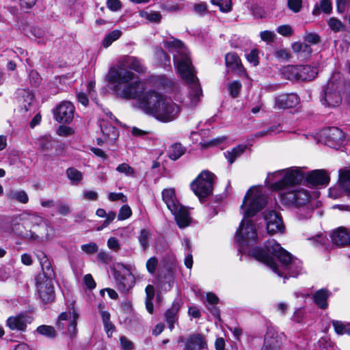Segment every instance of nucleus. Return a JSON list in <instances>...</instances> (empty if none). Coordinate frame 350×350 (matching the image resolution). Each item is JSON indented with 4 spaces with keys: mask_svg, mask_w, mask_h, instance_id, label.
I'll list each match as a JSON object with an SVG mask.
<instances>
[{
    "mask_svg": "<svg viewBox=\"0 0 350 350\" xmlns=\"http://www.w3.org/2000/svg\"><path fill=\"white\" fill-rule=\"evenodd\" d=\"M36 332L45 337L49 338H55L57 336V332L55 329L51 325H42L37 327Z\"/></svg>",
    "mask_w": 350,
    "mask_h": 350,
    "instance_id": "nucleus-35",
    "label": "nucleus"
},
{
    "mask_svg": "<svg viewBox=\"0 0 350 350\" xmlns=\"http://www.w3.org/2000/svg\"><path fill=\"white\" fill-rule=\"evenodd\" d=\"M309 184L312 186H326L329 182V176L325 170H315L305 176Z\"/></svg>",
    "mask_w": 350,
    "mask_h": 350,
    "instance_id": "nucleus-19",
    "label": "nucleus"
},
{
    "mask_svg": "<svg viewBox=\"0 0 350 350\" xmlns=\"http://www.w3.org/2000/svg\"><path fill=\"white\" fill-rule=\"evenodd\" d=\"M163 46L170 52L174 53V61L176 66H192V61L184 43L174 37L163 41Z\"/></svg>",
    "mask_w": 350,
    "mask_h": 350,
    "instance_id": "nucleus-7",
    "label": "nucleus"
},
{
    "mask_svg": "<svg viewBox=\"0 0 350 350\" xmlns=\"http://www.w3.org/2000/svg\"><path fill=\"white\" fill-rule=\"evenodd\" d=\"M260 37L262 40L267 42H272L275 38V33L271 31H263L260 33Z\"/></svg>",
    "mask_w": 350,
    "mask_h": 350,
    "instance_id": "nucleus-60",
    "label": "nucleus"
},
{
    "mask_svg": "<svg viewBox=\"0 0 350 350\" xmlns=\"http://www.w3.org/2000/svg\"><path fill=\"white\" fill-rule=\"evenodd\" d=\"M120 344L122 350H133L135 349L134 343L124 336L120 338Z\"/></svg>",
    "mask_w": 350,
    "mask_h": 350,
    "instance_id": "nucleus-57",
    "label": "nucleus"
},
{
    "mask_svg": "<svg viewBox=\"0 0 350 350\" xmlns=\"http://www.w3.org/2000/svg\"><path fill=\"white\" fill-rule=\"evenodd\" d=\"M304 178L305 174L301 167H291L269 173L265 180L270 189L280 191L282 203L297 209L296 215L299 220L310 218L312 213L308 204L309 192L297 186Z\"/></svg>",
    "mask_w": 350,
    "mask_h": 350,
    "instance_id": "nucleus-2",
    "label": "nucleus"
},
{
    "mask_svg": "<svg viewBox=\"0 0 350 350\" xmlns=\"http://www.w3.org/2000/svg\"><path fill=\"white\" fill-rule=\"evenodd\" d=\"M105 141L109 144H113L119 136L118 130L111 125L101 126Z\"/></svg>",
    "mask_w": 350,
    "mask_h": 350,
    "instance_id": "nucleus-27",
    "label": "nucleus"
},
{
    "mask_svg": "<svg viewBox=\"0 0 350 350\" xmlns=\"http://www.w3.org/2000/svg\"><path fill=\"white\" fill-rule=\"evenodd\" d=\"M81 250L88 254H92L98 252V247L94 242L84 244L81 246Z\"/></svg>",
    "mask_w": 350,
    "mask_h": 350,
    "instance_id": "nucleus-59",
    "label": "nucleus"
},
{
    "mask_svg": "<svg viewBox=\"0 0 350 350\" xmlns=\"http://www.w3.org/2000/svg\"><path fill=\"white\" fill-rule=\"evenodd\" d=\"M37 291L40 298L44 303H51L55 299L53 280L44 278H36Z\"/></svg>",
    "mask_w": 350,
    "mask_h": 350,
    "instance_id": "nucleus-12",
    "label": "nucleus"
},
{
    "mask_svg": "<svg viewBox=\"0 0 350 350\" xmlns=\"http://www.w3.org/2000/svg\"><path fill=\"white\" fill-rule=\"evenodd\" d=\"M178 342L185 343L183 350H204L207 348L205 336L199 333L191 334L187 339L180 336Z\"/></svg>",
    "mask_w": 350,
    "mask_h": 350,
    "instance_id": "nucleus-13",
    "label": "nucleus"
},
{
    "mask_svg": "<svg viewBox=\"0 0 350 350\" xmlns=\"http://www.w3.org/2000/svg\"><path fill=\"white\" fill-rule=\"evenodd\" d=\"M98 260L103 264H109L112 260V256L105 251H100L97 255Z\"/></svg>",
    "mask_w": 350,
    "mask_h": 350,
    "instance_id": "nucleus-61",
    "label": "nucleus"
},
{
    "mask_svg": "<svg viewBox=\"0 0 350 350\" xmlns=\"http://www.w3.org/2000/svg\"><path fill=\"white\" fill-rule=\"evenodd\" d=\"M258 53V50L254 49L250 53L245 54V58L250 64L254 66H258L259 64Z\"/></svg>",
    "mask_w": 350,
    "mask_h": 350,
    "instance_id": "nucleus-51",
    "label": "nucleus"
},
{
    "mask_svg": "<svg viewBox=\"0 0 350 350\" xmlns=\"http://www.w3.org/2000/svg\"><path fill=\"white\" fill-rule=\"evenodd\" d=\"M116 171L118 172L120 174H124L126 176L128 177H135L136 174L135 172V170L130 166L128 163H123L120 165H118L116 168Z\"/></svg>",
    "mask_w": 350,
    "mask_h": 350,
    "instance_id": "nucleus-42",
    "label": "nucleus"
},
{
    "mask_svg": "<svg viewBox=\"0 0 350 350\" xmlns=\"http://www.w3.org/2000/svg\"><path fill=\"white\" fill-rule=\"evenodd\" d=\"M318 67H282V73L289 80L311 81L318 74Z\"/></svg>",
    "mask_w": 350,
    "mask_h": 350,
    "instance_id": "nucleus-11",
    "label": "nucleus"
},
{
    "mask_svg": "<svg viewBox=\"0 0 350 350\" xmlns=\"http://www.w3.org/2000/svg\"><path fill=\"white\" fill-rule=\"evenodd\" d=\"M33 317L27 314H21L16 316L10 317L7 319L6 325L12 330L24 332L27 324H30Z\"/></svg>",
    "mask_w": 350,
    "mask_h": 350,
    "instance_id": "nucleus-17",
    "label": "nucleus"
},
{
    "mask_svg": "<svg viewBox=\"0 0 350 350\" xmlns=\"http://www.w3.org/2000/svg\"><path fill=\"white\" fill-rule=\"evenodd\" d=\"M122 32L119 29H115L105 35L103 40L102 45L104 48H108L113 42L118 40Z\"/></svg>",
    "mask_w": 350,
    "mask_h": 350,
    "instance_id": "nucleus-34",
    "label": "nucleus"
},
{
    "mask_svg": "<svg viewBox=\"0 0 350 350\" xmlns=\"http://www.w3.org/2000/svg\"><path fill=\"white\" fill-rule=\"evenodd\" d=\"M118 266L125 269L129 272L127 276L116 273L115 274L117 286L119 291L126 293L128 292L134 285V277L130 272V267L123 264H118Z\"/></svg>",
    "mask_w": 350,
    "mask_h": 350,
    "instance_id": "nucleus-18",
    "label": "nucleus"
},
{
    "mask_svg": "<svg viewBox=\"0 0 350 350\" xmlns=\"http://www.w3.org/2000/svg\"><path fill=\"white\" fill-rule=\"evenodd\" d=\"M133 68L111 67L106 76L111 89L121 98L137 100V107L146 114L164 122L174 120L179 107L155 91L145 92V82L139 80Z\"/></svg>",
    "mask_w": 350,
    "mask_h": 350,
    "instance_id": "nucleus-1",
    "label": "nucleus"
},
{
    "mask_svg": "<svg viewBox=\"0 0 350 350\" xmlns=\"http://www.w3.org/2000/svg\"><path fill=\"white\" fill-rule=\"evenodd\" d=\"M330 293L325 289L322 288L317 291L313 295L314 302L322 309H325L327 307V300L330 296Z\"/></svg>",
    "mask_w": 350,
    "mask_h": 350,
    "instance_id": "nucleus-26",
    "label": "nucleus"
},
{
    "mask_svg": "<svg viewBox=\"0 0 350 350\" xmlns=\"http://www.w3.org/2000/svg\"><path fill=\"white\" fill-rule=\"evenodd\" d=\"M327 24L329 28L334 32H338L345 29V25L340 20L334 17L330 18L327 21Z\"/></svg>",
    "mask_w": 350,
    "mask_h": 350,
    "instance_id": "nucleus-46",
    "label": "nucleus"
},
{
    "mask_svg": "<svg viewBox=\"0 0 350 350\" xmlns=\"http://www.w3.org/2000/svg\"><path fill=\"white\" fill-rule=\"evenodd\" d=\"M332 325L337 334H347L350 335V323L345 324L340 321H332Z\"/></svg>",
    "mask_w": 350,
    "mask_h": 350,
    "instance_id": "nucleus-41",
    "label": "nucleus"
},
{
    "mask_svg": "<svg viewBox=\"0 0 350 350\" xmlns=\"http://www.w3.org/2000/svg\"><path fill=\"white\" fill-rule=\"evenodd\" d=\"M31 36L29 37L32 39L39 40L38 42H42L44 43L46 41V38H45V31L43 29L38 27H31L29 30Z\"/></svg>",
    "mask_w": 350,
    "mask_h": 350,
    "instance_id": "nucleus-37",
    "label": "nucleus"
},
{
    "mask_svg": "<svg viewBox=\"0 0 350 350\" xmlns=\"http://www.w3.org/2000/svg\"><path fill=\"white\" fill-rule=\"evenodd\" d=\"M149 238L150 233L147 230L143 229L140 231L138 237V241L143 250H147L148 247H149Z\"/></svg>",
    "mask_w": 350,
    "mask_h": 350,
    "instance_id": "nucleus-48",
    "label": "nucleus"
},
{
    "mask_svg": "<svg viewBox=\"0 0 350 350\" xmlns=\"http://www.w3.org/2000/svg\"><path fill=\"white\" fill-rule=\"evenodd\" d=\"M75 133V129L70 126L62 125L57 130V134L59 136L68 137L74 135Z\"/></svg>",
    "mask_w": 350,
    "mask_h": 350,
    "instance_id": "nucleus-56",
    "label": "nucleus"
},
{
    "mask_svg": "<svg viewBox=\"0 0 350 350\" xmlns=\"http://www.w3.org/2000/svg\"><path fill=\"white\" fill-rule=\"evenodd\" d=\"M331 239L332 243L337 246L350 245V230L340 227L333 231Z\"/></svg>",
    "mask_w": 350,
    "mask_h": 350,
    "instance_id": "nucleus-21",
    "label": "nucleus"
},
{
    "mask_svg": "<svg viewBox=\"0 0 350 350\" xmlns=\"http://www.w3.org/2000/svg\"><path fill=\"white\" fill-rule=\"evenodd\" d=\"M249 254L284 279L288 276L297 277L302 272L301 261L293 257L273 239L266 243L264 250L254 247Z\"/></svg>",
    "mask_w": 350,
    "mask_h": 350,
    "instance_id": "nucleus-3",
    "label": "nucleus"
},
{
    "mask_svg": "<svg viewBox=\"0 0 350 350\" xmlns=\"http://www.w3.org/2000/svg\"><path fill=\"white\" fill-rule=\"evenodd\" d=\"M120 66H139L141 60L135 56L125 55L120 59Z\"/></svg>",
    "mask_w": 350,
    "mask_h": 350,
    "instance_id": "nucleus-45",
    "label": "nucleus"
},
{
    "mask_svg": "<svg viewBox=\"0 0 350 350\" xmlns=\"http://www.w3.org/2000/svg\"><path fill=\"white\" fill-rule=\"evenodd\" d=\"M177 71L183 79L190 84L189 94L183 101V105L189 109L198 105L202 96V90L196 76L194 67H177Z\"/></svg>",
    "mask_w": 350,
    "mask_h": 350,
    "instance_id": "nucleus-5",
    "label": "nucleus"
},
{
    "mask_svg": "<svg viewBox=\"0 0 350 350\" xmlns=\"http://www.w3.org/2000/svg\"><path fill=\"white\" fill-rule=\"evenodd\" d=\"M337 11L342 13L350 6V0H336Z\"/></svg>",
    "mask_w": 350,
    "mask_h": 350,
    "instance_id": "nucleus-64",
    "label": "nucleus"
},
{
    "mask_svg": "<svg viewBox=\"0 0 350 350\" xmlns=\"http://www.w3.org/2000/svg\"><path fill=\"white\" fill-rule=\"evenodd\" d=\"M155 55L159 59V64L161 66L170 65V57L163 49H158L155 52Z\"/></svg>",
    "mask_w": 350,
    "mask_h": 350,
    "instance_id": "nucleus-50",
    "label": "nucleus"
},
{
    "mask_svg": "<svg viewBox=\"0 0 350 350\" xmlns=\"http://www.w3.org/2000/svg\"><path fill=\"white\" fill-rule=\"evenodd\" d=\"M146 266L148 273H154L158 266V259L154 256L150 258L147 260Z\"/></svg>",
    "mask_w": 350,
    "mask_h": 350,
    "instance_id": "nucleus-58",
    "label": "nucleus"
},
{
    "mask_svg": "<svg viewBox=\"0 0 350 350\" xmlns=\"http://www.w3.org/2000/svg\"><path fill=\"white\" fill-rule=\"evenodd\" d=\"M256 229L250 219H243L237 230L235 241L239 244V251L245 252V247L253 244L257 241Z\"/></svg>",
    "mask_w": 350,
    "mask_h": 350,
    "instance_id": "nucleus-8",
    "label": "nucleus"
},
{
    "mask_svg": "<svg viewBox=\"0 0 350 350\" xmlns=\"http://www.w3.org/2000/svg\"><path fill=\"white\" fill-rule=\"evenodd\" d=\"M29 79L30 83L35 87L38 86L42 81L40 74L35 69H31L29 71Z\"/></svg>",
    "mask_w": 350,
    "mask_h": 350,
    "instance_id": "nucleus-52",
    "label": "nucleus"
},
{
    "mask_svg": "<svg viewBox=\"0 0 350 350\" xmlns=\"http://www.w3.org/2000/svg\"><path fill=\"white\" fill-rule=\"evenodd\" d=\"M304 39L307 44H317L320 42V37L316 33L306 32Z\"/></svg>",
    "mask_w": 350,
    "mask_h": 350,
    "instance_id": "nucleus-54",
    "label": "nucleus"
},
{
    "mask_svg": "<svg viewBox=\"0 0 350 350\" xmlns=\"http://www.w3.org/2000/svg\"><path fill=\"white\" fill-rule=\"evenodd\" d=\"M78 319L79 314L72 306L68 311L63 312L58 316L55 323L56 328L61 331L63 334L74 337L77 332Z\"/></svg>",
    "mask_w": 350,
    "mask_h": 350,
    "instance_id": "nucleus-9",
    "label": "nucleus"
},
{
    "mask_svg": "<svg viewBox=\"0 0 350 350\" xmlns=\"http://www.w3.org/2000/svg\"><path fill=\"white\" fill-rule=\"evenodd\" d=\"M206 297L208 304L206 308L215 318L219 319V310L215 306L219 302V298L212 293H208Z\"/></svg>",
    "mask_w": 350,
    "mask_h": 350,
    "instance_id": "nucleus-28",
    "label": "nucleus"
},
{
    "mask_svg": "<svg viewBox=\"0 0 350 350\" xmlns=\"http://www.w3.org/2000/svg\"><path fill=\"white\" fill-rule=\"evenodd\" d=\"M21 102L25 111H28L29 107L32 105L34 100L33 94L29 90L23 89L19 93Z\"/></svg>",
    "mask_w": 350,
    "mask_h": 350,
    "instance_id": "nucleus-32",
    "label": "nucleus"
},
{
    "mask_svg": "<svg viewBox=\"0 0 350 350\" xmlns=\"http://www.w3.org/2000/svg\"><path fill=\"white\" fill-rule=\"evenodd\" d=\"M246 149V146L239 145L232 148L230 151H227L224 153L226 158L228 162L232 164L237 157H240Z\"/></svg>",
    "mask_w": 350,
    "mask_h": 350,
    "instance_id": "nucleus-33",
    "label": "nucleus"
},
{
    "mask_svg": "<svg viewBox=\"0 0 350 350\" xmlns=\"http://www.w3.org/2000/svg\"><path fill=\"white\" fill-rule=\"evenodd\" d=\"M325 143L332 148H339L345 142V135L342 130L337 127H331L324 132Z\"/></svg>",
    "mask_w": 350,
    "mask_h": 350,
    "instance_id": "nucleus-15",
    "label": "nucleus"
},
{
    "mask_svg": "<svg viewBox=\"0 0 350 350\" xmlns=\"http://www.w3.org/2000/svg\"><path fill=\"white\" fill-rule=\"evenodd\" d=\"M66 174L73 184H78L83 179V174L74 167L68 168Z\"/></svg>",
    "mask_w": 350,
    "mask_h": 350,
    "instance_id": "nucleus-39",
    "label": "nucleus"
},
{
    "mask_svg": "<svg viewBox=\"0 0 350 350\" xmlns=\"http://www.w3.org/2000/svg\"><path fill=\"white\" fill-rule=\"evenodd\" d=\"M39 148L42 151L51 150L53 148V140L51 135H44L38 139Z\"/></svg>",
    "mask_w": 350,
    "mask_h": 350,
    "instance_id": "nucleus-43",
    "label": "nucleus"
},
{
    "mask_svg": "<svg viewBox=\"0 0 350 350\" xmlns=\"http://www.w3.org/2000/svg\"><path fill=\"white\" fill-rule=\"evenodd\" d=\"M300 103L299 96L294 93L282 94L275 98V105L280 109H290L297 106Z\"/></svg>",
    "mask_w": 350,
    "mask_h": 350,
    "instance_id": "nucleus-20",
    "label": "nucleus"
},
{
    "mask_svg": "<svg viewBox=\"0 0 350 350\" xmlns=\"http://www.w3.org/2000/svg\"><path fill=\"white\" fill-rule=\"evenodd\" d=\"M131 208L129 205L126 204L120 208L118 215V218L119 220H124L129 218L131 216Z\"/></svg>",
    "mask_w": 350,
    "mask_h": 350,
    "instance_id": "nucleus-55",
    "label": "nucleus"
},
{
    "mask_svg": "<svg viewBox=\"0 0 350 350\" xmlns=\"http://www.w3.org/2000/svg\"><path fill=\"white\" fill-rule=\"evenodd\" d=\"M6 196L9 200H16L23 204H26L29 201L28 195L24 190L10 189L6 193Z\"/></svg>",
    "mask_w": 350,
    "mask_h": 350,
    "instance_id": "nucleus-29",
    "label": "nucleus"
},
{
    "mask_svg": "<svg viewBox=\"0 0 350 350\" xmlns=\"http://www.w3.org/2000/svg\"><path fill=\"white\" fill-rule=\"evenodd\" d=\"M185 152V148L180 144L176 143L171 146L169 157L172 160L178 159Z\"/></svg>",
    "mask_w": 350,
    "mask_h": 350,
    "instance_id": "nucleus-36",
    "label": "nucleus"
},
{
    "mask_svg": "<svg viewBox=\"0 0 350 350\" xmlns=\"http://www.w3.org/2000/svg\"><path fill=\"white\" fill-rule=\"evenodd\" d=\"M215 175L209 171H202L191 183V189L200 198L209 196L213 190Z\"/></svg>",
    "mask_w": 350,
    "mask_h": 350,
    "instance_id": "nucleus-10",
    "label": "nucleus"
},
{
    "mask_svg": "<svg viewBox=\"0 0 350 350\" xmlns=\"http://www.w3.org/2000/svg\"><path fill=\"white\" fill-rule=\"evenodd\" d=\"M302 0H288L287 6L294 13H298L302 8Z\"/></svg>",
    "mask_w": 350,
    "mask_h": 350,
    "instance_id": "nucleus-53",
    "label": "nucleus"
},
{
    "mask_svg": "<svg viewBox=\"0 0 350 350\" xmlns=\"http://www.w3.org/2000/svg\"><path fill=\"white\" fill-rule=\"evenodd\" d=\"M108 199L111 202L120 200L122 202H126L127 201V197L122 193H109L108 195Z\"/></svg>",
    "mask_w": 350,
    "mask_h": 350,
    "instance_id": "nucleus-62",
    "label": "nucleus"
},
{
    "mask_svg": "<svg viewBox=\"0 0 350 350\" xmlns=\"http://www.w3.org/2000/svg\"><path fill=\"white\" fill-rule=\"evenodd\" d=\"M332 10V5L330 0H321L319 3L315 4L312 13L314 16H318L321 12L329 14Z\"/></svg>",
    "mask_w": 350,
    "mask_h": 350,
    "instance_id": "nucleus-31",
    "label": "nucleus"
},
{
    "mask_svg": "<svg viewBox=\"0 0 350 350\" xmlns=\"http://www.w3.org/2000/svg\"><path fill=\"white\" fill-rule=\"evenodd\" d=\"M267 204V197L259 187L253 186L247 191L241 209L245 217H252Z\"/></svg>",
    "mask_w": 350,
    "mask_h": 350,
    "instance_id": "nucleus-6",
    "label": "nucleus"
},
{
    "mask_svg": "<svg viewBox=\"0 0 350 350\" xmlns=\"http://www.w3.org/2000/svg\"><path fill=\"white\" fill-rule=\"evenodd\" d=\"M241 89V84L238 81H234L228 84V90L232 98H236L239 96Z\"/></svg>",
    "mask_w": 350,
    "mask_h": 350,
    "instance_id": "nucleus-49",
    "label": "nucleus"
},
{
    "mask_svg": "<svg viewBox=\"0 0 350 350\" xmlns=\"http://www.w3.org/2000/svg\"><path fill=\"white\" fill-rule=\"evenodd\" d=\"M345 92V81L341 74L334 72L327 85L323 88L321 102L323 105L335 107L342 102V94Z\"/></svg>",
    "mask_w": 350,
    "mask_h": 350,
    "instance_id": "nucleus-4",
    "label": "nucleus"
},
{
    "mask_svg": "<svg viewBox=\"0 0 350 350\" xmlns=\"http://www.w3.org/2000/svg\"><path fill=\"white\" fill-rule=\"evenodd\" d=\"M139 14L142 18L152 23H159L161 19V14L159 12H148L145 10H142Z\"/></svg>",
    "mask_w": 350,
    "mask_h": 350,
    "instance_id": "nucleus-40",
    "label": "nucleus"
},
{
    "mask_svg": "<svg viewBox=\"0 0 350 350\" xmlns=\"http://www.w3.org/2000/svg\"><path fill=\"white\" fill-rule=\"evenodd\" d=\"M213 5L219 7V9L223 12H229L232 8L231 0H211Z\"/></svg>",
    "mask_w": 350,
    "mask_h": 350,
    "instance_id": "nucleus-47",
    "label": "nucleus"
},
{
    "mask_svg": "<svg viewBox=\"0 0 350 350\" xmlns=\"http://www.w3.org/2000/svg\"><path fill=\"white\" fill-rule=\"evenodd\" d=\"M180 307L181 304L180 301L176 300L164 314L165 321L167 322L170 330H172L174 328V325L178 321V312L180 309Z\"/></svg>",
    "mask_w": 350,
    "mask_h": 350,
    "instance_id": "nucleus-22",
    "label": "nucleus"
},
{
    "mask_svg": "<svg viewBox=\"0 0 350 350\" xmlns=\"http://www.w3.org/2000/svg\"><path fill=\"white\" fill-rule=\"evenodd\" d=\"M176 211H171L174 215L176 221L180 228H185L190 223V217L188 210L179 204L176 208Z\"/></svg>",
    "mask_w": 350,
    "mask_h": 350,
    "instance_id": "nucleus-23",
    "label": "nucleus"
},
{
    "mask_svg": "<svg viewBox=\"0 0 350 350\" xmlns=\"http://www.w3.org/2000/svg\"><path fill=\"white\" fill-rule=\"evenodd\" d=\"M278 33L283 36H290L293 34V29L288 25H280L277 28Z\"/></svg>",
    "mask_w": 350,
    "mask_h": 350,
    "instance_id": "nucleus-63",
    "label": "nucleus"
},
{
    "mask_svg": "<svg viewBox=\"0 0 350 350\" xmlns=\"http://www.w3.org/2000/svg\"><path fill=\"white\" fill-rule=\"evenodd\" d=\"M74 113L75 107L68 101L62 102L53 110L54 118L59 123H70Z\"/></svg>",
    "mask_w": 350,
    "mask_h": 350,
    "instance_id": "nucleus-14",
    "label": "nucleus"
},
{
    "mask_svg": "<svg viewBox=\"0 0 350 350\" xmlns=\"http://www.w3.org/2000/svg\"><path fill=\"white\" fill-rule=\"evenodd\" d=\"M339 180L341 187L350 198V170H340Z\"/></svg>",
    "mask_w": 350,
    "mask_h": 350,
    "instance_id": "nucleus-30",
    "label": "nucleus"
},
{
    "mask_svg": "<svg viewBox=\"0 0 350 350\" xmlns=\"http://www.w3.org/2000/svg\"><path fill=\"white\" fill-rule=\"evenodd\" d=\"M226 66H242L241 60L234 52H230L225 56Z\"/></svg>",
    "mask_w": 350,
    "mask_h": 350,
    "instance_id": "nucleus-44",
    "label": "nucleus"
},
{
    "mask_svg": "<svg viewBox=\"0 0 350 350\" xmlns=\"http://www.w3.org/2000/svg\"><path fill=\"white\" fill-rule=\"evenodd\" d=\"M38 258L43 274L39 275L37 278H44V279L46 280H53L55 278V273L52 268L51 261L48 257L44 254H42L38 256Z\"/></svg>",
    "mask_w": 350,
    "mask_h": 350,
    "instance_id": "nucleus-25",
    "label": "nucleus"
},
{
    "mask_svg": "<svg viewBox=\"0 0 350 350\" xmlns=\"http://www.w3.org/2000/svg\"><path fill=\"white\" fill-rule=\"evenodd\" d=\"M267 230L269 233L282 232L284 229L281 217L274 211H268L265 213Z\"/></svg>",
    "mask_w": 350,
    "mask_h": 350,
    "instance_id": "nucleus-16",
    "label": "nucleus"
},
{
    "mask_svg": "<svg viewBox=\"0 0 350 350\" xmlns=\"http://www.w3.org/2000/svg\"><path fill=\"white\" fill-rule=\"evenodd\" d=\"M270 333L268 332L265 336V344L262 350H279L281 342L275 339L269 338Z\"/></svg>",
    "mask_w": 350,
    "mask_h": 350,
    "instance_id": "nucleus-38",
    "label": "nucleus"
},
{
    "mask_svg": "<svg viewBox=\"0 0 350 350\" xmlns=\"http://www.w3.org/2000/svg\"><path fill=\"white\" fill-rule=\"evenodd\" d=\"M162 200L170 211H176L177 206L180 204L173 188L164 189L162 191Z\"/></svg>",
    "mask_w": 350,
    "mask_h": 350,
    "instance_id": "nucleus-24",
    "label": "nucleus"
}]
</instances>
